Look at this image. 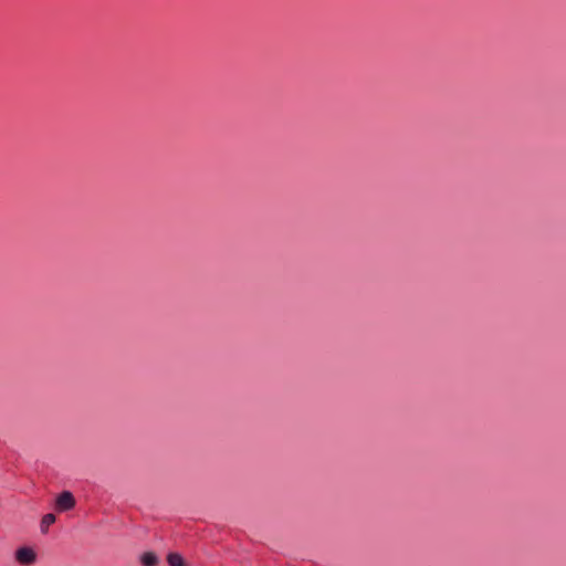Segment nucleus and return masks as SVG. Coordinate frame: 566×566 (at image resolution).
Wrapping results in <instances>:
<instances>
[{"label":"nucleus","mask_w":566,"mask_h":566,"mask_svg":"<svg viewBox=\"0 0 566 566\" xmlns=\"http://www.w3.org/2000/svg\"><path fill=\"white\" fill-rule=\"evenodd\" d=\"M167 560L170 566H177V553H169Z\"/></svg>","instance_id":"5"},{"label":"nucleus","mask_w":566,"mask_h":566,"mask_svg":"<svg viewBox=\"0 0 566 566\" xmlns=\"http://www.w3.org/2000/svg\"><path fill=\"white\" fill-rule=\"evenodd\" d=\"M76 501L70 491L61 492L55 499V510L57 512L71 511L75 507Z\"/></svg>","instance_id":"1"},{"label":"nucleus","mask_w":566,"mask_h":566,"mask_svg":"<svg viewBox=\"0 0 566 566\" xmlns=\"http://www.w3.org/2000/svg\"><path fill=\"white\" fill-rule=\"evenodd\" d=\"M15 558L21 565H32L36 559L35 552L30 547H21L15 552Z\"/></svg>","instance_id":"2"},{"label":"nucleus","mask_w":566,"mask_h":566,"mask_svg":"<svg viewBox=\"0 0 566 566\" xmlns=\"http://www.w3.org/2000/svg\"><path fill=\"white\" fill-rule=\"evenodd\" d=\"M56 521V517L52 513L45 514L41 520V531L42 533H46L49 527L54 524Z\"/></svg>","instance_id":"4"},{"label":"nucleus","mask_w":566,"mask_h":566,"mask_svg":"<svg viewBox=\"0 0 566 566\" xmlns=\"http://www.w3.org/2000/svg\"><path fill=\"white\" fill-rule=\"evenodd\" d=\"M179 566H188L186 562L179 556Z\"/></svg>","instance_id":"6"},{"label":"nucleus","mask_w":566,"mask_h":566,"mask_svg":"<svg viewBox=\"0 0 566 566\" xmlns=\"http://www.w3.org/2000/svg\"><path fill=\"white\" fill-rule=\"evenodd\" d=\"M140 563L143 566H158L159 559L153 552H146L140 556Z\"/></svg>","instance_id":"3"}]
</instances>
